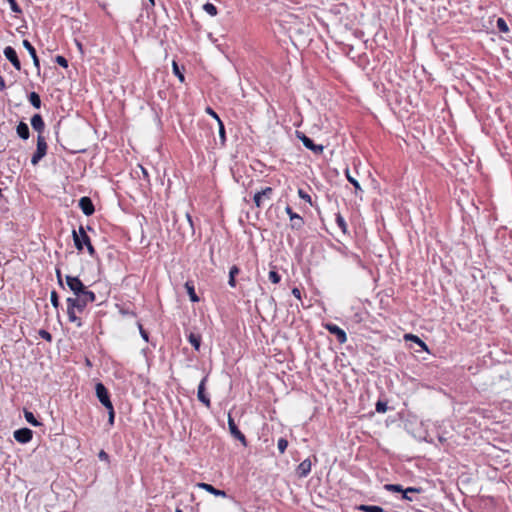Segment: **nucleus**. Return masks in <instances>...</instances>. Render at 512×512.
<instances>
[{
	"label": "nucleus",
	"mask_w": 512,
	"mask_h": 512,
	"mask_svg": "<svg viewBox=\"0 0 512 512\" xmlns=\"http://www.w3.org/2000/svg\"><path fill=\"white\" fill-rule=\"evenodd\" d=\"M218 125H219V136L221 139V143L224 144L226 141L225 127H224L223 122H219Z\"/></svg>",
	"instance_id": "37998d69"
},
{
	"label": "nucleus",
	"mask_w": 512,
	"mask_h": 512,
	"mask_svg": "<svg viewBox=\"0 0 512 512\" xmlns=\"http://www.w3.org/2000/svg\"><path fill=\"white\" fill-rule=\"evenodd\" d=\"M175 512H182V510H180V509H176V511H175Z\"/></svg>",
	"instance_id": "13d9d810"
},
{
	"label": "nucleus",
	"mask_w": 512,
	"mask_h": 512,
	"mask_svg": "<svg viewBox=\"0 0 512 512\" xmlns=\"http://www.w3.org/2000/svg\"><path fill=\"white\" fill-rule=\"evenodd\" d=\"M77 47H79L81 49L82 48L81 43L77 42Z\"/></svg>",
	"instance_id": "4d7b16f0"
},
{
	"label": "nucleus",
	"mask_w": 512,
	"mask_h": 512,
	"mask_svg": "<svg viewBox=\"0 0 512 512\" xmlns=\"http://www.w3.org/2000/svg\"><path fill=\"white\" fill-rule=\"evenodd\" d=\"M268 278L274 284L279 283L281 280V276L278 274V272H276L274 270L269 272Z\"/></svg>",
	"instance_id": "f704fd0d"
},
{
	"label": "nucleus",
	"mask_w": 512,
	"mask_h": 512,
	"mask_svg": "<svg viewBox=\"0 0 512 512\" xmlns=\"http://www.w3.org/2000/svg\"><path fill=\"white\" fill-rule=\"evenodd\" d=\"M108 410V423L110 426L114 425V419H115V411L114 407L111 406L110 408H106Z\"/></svg>",
	"instance_id": "ea45409f"
},
{
	"label": "nucleus",
	"mask_w": 512,
	"mask_h": 512,
	"mask_svg": "<svg viewBox=\"0 0 512 512\" xmlns=\"http://www.w3.org/2000/svg\"><path fill=\"white\" fill-rule=\"evenodd\" d=\"M357 510L363 511V512H385L384 509L377 505H359L356 507Z\"/></svg>",
	"instance_id": "5701e85b"
},
{
	"label": "nucleus",
	"mask_w": 512,
	"mask_h": 512,
	"mask_svg": "<svg viewBox=\"0 0 512 512\" xmlns=\"http://www.w3.org/2000/svg\"><path fill=\"white\" fill-rule=\"evenodd\" d=\"M31 125L34 130L41 134L45 127L42 116L40 114L33 115V117L31 118Z\"/></svg>",
	"instance_id": "a211bd4d"
},
{
	"label": "nucleus",
	"mask_w": 512,
	"mask_h": 512,
	"mask_svg": "<svg viewBox=\"0 0 512 512\" xmlns=\"http://www.w3.org/2000/svg\"><path fill=\"white\" fill-rule=\"evenodd\" d=\"M80 300H83L86 304L93 303L96 300L95 293L88 290L87 288L77 295Z\"/></svg>",
	"instance_id": "6ab92c4d"
},
{
	"label": "nucleus",
	"mask_w": 512,
	"mask_h": 512,
	"mask_svg": "<svg viewBox=\"0 0 512 512\" xmlns=\"http://www.w3.org/2000/svg\"><path fill=\"white\" fill-rule=\"evenodd\" d=\"M16 132L23 140H27L30 136L28 125L22 121L17 125Z\"/></svg>",
	"instance_id": "aec40b11"
},
{
	"label": "nucleus",
	"mask_w": 512,
	"mask_h": 512,
	"mask_svg": "<svg viewBox=\"0 0 512 512\" xmlns=\"http://www.w3.org/2000/svg\"><path fill=\"white\" fill-rule=\"evenodd\" d=\"M385 489L390 492H403L402 486L398 484H387Z\"/></svg>",
	"instance_id": "c9c22d12"
},
{
	"label": "nucleus",
	"mask_w": 512,
	"mask_h": 512,
	"mask_svg": "<svg viewBox=\"0 0 512 512\" xmlns=\"http://www.w3.org/2000/svg\"><path fill=\"white\" fill-rule=\"evenodd\" d=\"M298 137L302 141L303 145L307 149L313 151L315 154H321L323 152V146L315 144L311 138L307 137L304 134H302L301 136L299 135Z\"/></svg>",
	"instance_id": "ddd939ff"
},
{
	"label": "nucleus",
	"mask_w": 512,
	"mask_h": 512,
	"mask_svg": "<svg viewBox=\"0 0 512 512\" xmlns=\"http://www.w3.org/2000/svg\"><path fill=\"white\" fill-rule=\"evenodd\" d=\"M298 196L309 204H312L311 196L303 189H298Z\"/></svg>",
	"instance_id": "e433bc0d"
},
{
	"label": "nucleus",
	"mask_w": 512,
	"mask_h": 512,
	"mask_svg": "<svg viewBox=\"0 0 512 512\" xmlns=\"http://www.w3.org/2000/svg\"><path fill=\"white\" fill-rule=\"evenodd\" d=\"M74 245L77 250H83V246L90 242V237L86 234L83 226L79 227L78 231L73 230Z\"/></svg>",
	"instance_id": "20e7f679"
},
{
	"label": "nucleus",
	"mask_w": 512,
	"mask_h": 512,
	"mask_svg": "<svg viewBox=\"0 0 512 512\" xmlns=\"http://www.w3.org/2000/svg\"><path fill=\"white\" fill-rule=\"evenodd\" d=\"M228 427L230 430L231 435L239 440L243 445L246 446V437L245 435L238 429L234 419L231 417V415L228 416Z\"/></svg>",
	"instance_id": "6e6552de"
},
{
	"label": "nucleus",
	"mask_w": 512,
	"mask_h": 512,
	"mask_svg": "<svg viewBox=\"0 0 512 512\" xmlns=\"http://www.w3.org/2000/svg\"><path fill=\"white\" fill-rule=\"evenodd\" d=\"M23 46L28 51L31 58L33 59V64H34L35 68L37 69V71H39L40 70V62H39V58L37 56L35 48L28 40H23Z\"/></svg>",
	"instance_id": "dca6fc26"
},
{
	"label": "nucleus",
	"mask_w": 512,
	"mask_h": 512,
	"mask_svg": "<svg viewBox=\"0 0 512 512\" xmlns=\"http://www.w3.org/2000/svg\"><path fill=\"white\" fill-rule=\"evenodd\" d=\"M185 288H186V291L189 295V298L192 302H198L199 301V297L197 296L196 292H195V288H194V284L192 281H187L185 283Z\"/></svg>",
	"instance_id": "4be33fe9"
},
{
	"label": "nucleus",
	"mask_w": 512,
	"mask_h": 512,
	"mask_svg": "<svg viewBox=\"0 0 512 512\" xmlns=\"http://www.w3.org/2000/svg\"><path fill=\"white\" fill-rule=\"evenodd\" d=\"M4 56L11 62V64L13 65V67L16 70H18V71L21 70L20 60H19L17 53L13 47L7 46L4 49Z\"/></svg>",
	"instance_id": "1a4fd4ad"
},
{
	"label": "nucleus",
	"mask_w": 512,
	"mask_h": 512,
	"mask_svg": "<svg viewBox=\"0 0 512 512\" xmlns=\"http://www.w3.org/2000/svg\"><path fill=\"white\" fill-rule=\"evenodd\" d=\"M151 7L155 6V0H149Z\"/></svg>",
	"instance_id": "6e6d98bb"
},
{
	"label": "nucleus",
	"mask_w": 512,
	"mask_h": 512,
	"mask_svg": "<svg viewBox=\"0 0 512 512\" xmlns=\"http://www.w3.org/2000/svg\"><path fill=\"white\" fill-rule=\"evenodd\" d=\"M10 4V8L13 12L15 13H21V8L20 6L18 5V3L16 2V0H7Z\"/></svg>",
	"instance_id": "a18cd8bd"
},
{
	"label": "nucleus",
	"mask_w": 512,
	"mask_h": 512,
	"mask_svg": "<svg viewBox=\"0 0 512 512\" xmlns=\"http://www.w3.org/2000/svg\"><path fill=\"white\" fill-rule=\"evenodd\" d=\"M239 268L236 266V265H233L230 270H229V281H228V284L230 287H235L236 286V280H235V276L237 274H239Z\"/></svg>",
	"instance_id": "b1692460"
},
{
	"label": "nucleus",
	"mask_w": 512,
	"mask_h": 512,
	"mask_svg": "<svg viewBox=\"0 0 512 512\" xmlns=\"http://www.w3.org/2000/svg\"><path fill=\"white\" fill-rule=\"evenodd\" d=\"M326 329L336 337L340 344H343L347 341L346 332L339 326L330 323L326 325Z\"/></svg>",
	"instance_id": "9d476101"
},
{
	"label": "nucleus",
	"mask_w": 512,
	"mask_h": 512,
	"mask_svg": "<svg viewBox=\"0 0 512 512\" xmlns=\"http://www.w3.org/2000/svg\"><path fill=\"white\" fill-rule=\"evenodd\" d=\"M345 175L347 180L354 186L355 193L357 194L358 192H362V188L359 182L353 176H351L349 169L345 170Z\"/></svg>",
	"instance_id": "393cba45"
},
{
	"label": "nucleus",
	"mask_w": 512,
	"mask_h": 512,
	"mask_svg": "<svg viewBox=\"0 0 512 512\" xmlns=\"http://www.w3.org/2000/svg\"><path fill=\"white\" fill-rule=\"evenodd\" d=\"M66 302H67V315H68L69 321L72 323H76V325L78 327H81L82 322H81L80 318L76 315V313L78 312L79 301H77L76 296H75V297L67 298Z\"/></svg>",
	"instance_id": "f257e3e1"
},
{
	"label": "nucleus",
	"mask_w": 512,
	"mask_h": 512,
	"mask_svg": "<svg viewBox=\"0 0 512 512\" xmlns=\"http://www.w3.org/2000/svg\"><path fill=\"white\" fill-rule=\"evenodd\" d=\"M311 467L310 459H305L297 466L296 473L300 478H304L311 472Z\"/></svg>",
	"instance_id": "2eb2a0df"
},
{
	"label": "nucleus",
	"mask_w": 512,
	"mask_h": 512,
	"mask_svg": "<svg viewBox=\"0 0 512 512\" xmlns=\"http://www.w3.org/2000/svg\"><path fill=\"white\" fill-rule=\"evenodd\" d=\"M172 67H173L174 74L178 77L180 82H184L185 77H184L183 73L180 71L179 66L175 61L173 62Z\"/></svg>",
	"instance_id": "473e14b6"
},
{
	"label": "nucleus",
	"mask_w": 512,
	"mask_h": 512,
	"mask_svg": "<svg viewBox=\"0 0 512 512\" xmlns=\"http://www.w3.org/2000/svg\"><path fill=\"white\" fill-rule=\"evenodd\" d=\"M285 212L288 214L290 218V227L292 230H300L304 226V219L294 212L290 206L285 208Z\"/></svg>",
	"instance_id": "423d86ee"
},
{
	"label": "nucleus",
	"mask_w": 512,
	"mask_h": 512,
	"mask_svg": "<svg viewBox=\"0 0 512 512\" xmlns=\"http://www.w3.org/2000/svg\"><path fill=\"white\" fill-rule=\"evenodd\" d=\"M39 336L48 341V342H51L52 341V335L47 331V330H44V329H40L39 332H38Z\"/></svg>",
	"instance_id": "a19ab883"
},
{
	"label": "nucleus",
	"mask_w": 512,
	"mask_h": 512,
	"mask_svg": "<svg viewBox=\"0 0 512 512\" xmlns=\"http://www.w3.org/2000/svg\"><path fill=\"white\" fill-rule=\"evenodd\" d=\"M207 377H204L198 385L197 397L207 408L211 407V401L209 396L205 392V384Z\"/></svg>",
	"instance_id": "f8f14e48"
},
{
	"label": "nucleus",
	"mask_w": 512,
	"mask_h": 512,
	"mask_svg": "<svg viewBox=\"0 0 512 512\" xmlns=\"http://www.w3.org/2000/svg\"><path fill=\"white\" fill-rule=\"evenodd\" d=\"M55 61H56V63L58 65H60L63 68H67L68 67L67 59L65 57L61 56V55L56 56Z\"/></svg>",
	"instance_id": "79ce46f5"
},
{
	"label": "nucleus",
	"mask_w": 512,
	"mask_h": 512,
	"mask_svg": "<svg viewBox=\"0 0 512 512\" xmlns=\"http://www.w3.org/2000/svg\"><path fill=\"white\" fill-rule=\"evenodd\" d=\"M335 221H336L337 226L341 229V231L343 233H346L348 226H347L345 219L343 218V216L340 213L336 214Z\"/></svg>",
	"instance_id": "cd10ccee"
},
{
	"label": "nucleus",
	"mask_w": 512,
	"mask_h": 512,
	"mask_svg": "<svg viewBox=\"0 0 512 512\" xmlns=\"http://www.w3.org/2000/svg\"><path fill=\"white\" fill-rule=\"evenodd\" d=\"M28 99L34 108L39 109L41 107V99H40V96L36 92H31L29 94Z\"/></svg>",
	"instance_id": "bb28decb"
},
{
	"label": "nucleus",
	"mask_w": 512,
	"mask_h": 512,
	"mask_svg": "<svg viewBox=\"0 0 512 512\" xmlns=\"http://www.w3.org/2000/svg\"><path fill=\"white\" fill-rule=\"evenodd\" d=\"M405 338L409 339V340H411V341H413L415 343H421V348H423L426 351L428 350L427 349V345L425 344V342L422 341L418 336L412 335V334H408V335L405 336Z\"/></svg>",
	"instance_id": "2f4dec72"
},
{
	"label": "nucleus",
	"mask_w": 512,
	"mask_h": 512,
	"mask_svg": "<svg viewBox=\"0 0 512 512\" xmlns=\"http://www.w3.org/2000/svg\"><path fill=\"white\" fill-rule=\"evenodd\" d=\"M187 221H189V223L191 224V226L193 225L192 224V218L189 214H187Z\"/></svg>",
	"instance_id": "5fc2aeb1"
},
{
	"label": "nucleus",
	"mask_w": 512,
	"mask_h": 512,
	"mask_svg": "<svg viewBox=\"0 0 512 512\" xmlns=\"http://www.w3.org/2000/svg\"><path fill=\"white\" fill-rule=\"evenodd\" d=\"M76 299H77V301H79L78 312L81 313L84 311L87 304L83 300H80V298H78L77 296H76Z\"/></svg>",
	"instance_id": "09e8293b"
},
{
	"label": "nucleus",
	"mask_w": 512,
	"mask_h": 512,
	"mask_svg": "<svg viewBox=\"0 0 512 512\" xmlns=\"http://www.w3.org/2000/svg\"><path fill=\"white\" fill-rule=\"evenodd\" d=\"M273 188L265 187L254 194L253 201L257 208H261L265 200H270L273 196Z\"/></svg>",
	"instance_id": "39448f33"
},
{
	"label": "nucleus",
	"mask_w": 512,
	"mask_h": 512,
	"mask_svg": "<svg viewBox=\"0 0 512 512\" xmlns=\"http://www.w3.org/2000/svg\"><path fill=\"white\" fill-rule=\"evenodd\" d=\"M6 88L4 78L0 75V90L3 91Z\"/></svg>",
	"instance_id": "864d4df0"
},
{
	"label": "nucleus",
	"mask_w": 512,
	"mask_h": 512,
	"mask_svg": "<svg viewBox=\"0 0 512 512\" xmlns=\"http://www.w3.org/2000/svg\"><path fill=\"white\" fill-rule=\"evenodd\" d=\"M205 111L207 114L211 115L214 119H216L218 123L222 122L217 113L211 107H206Z\"/></svg>",
	"instance_id": "49530a36"
},
{
	"label": "nucleus",
	"mask_w": 512,
	"mask_h": 512,
	"mask_svg": "<svg viewBox=\"0 0 512 512\" xmlns=\"http://www.w3.org/2000/svg\"><path fill=\"white\" fill-rule=\"evenodd\" d=\"M65 281L69 289L77 296L83 290L86 289L82 281L78 277L67 275Z\"/></svg>",
	"instance_id": "0eeeda50"
},
{
	"label": "nucleus",
	"mask_w": 512,
	"mask_h": 512,
	"mask_svg": "<svg viewBox=\"0 0 512 512\" xmlns=\"http://www.w3.org/2000/svg\"><path fill=\"white\" fill-rule=\"evenodd\" d=\"M189 343L194 347V349L196 351H199L200 349V346H201V335L199 334H195V333H190L187 337Z\"/></svg>",
	"instance_id": "412c9836"
},
{
	"label": "nucleus",
	"mask_w": 512,
	"mask_h": 512,
	"mask_svg": "<svg viewBox=\"0 0 512 512\" xmlns=\"http://www.w3.org/2000/svg\"><path fill=\"white\" fill-rule=\"evenodd\" d=\"M292 294L297 298L301 299V291L299 288L295 287L292 289Z\"/></svg>",
	"instance_id": "3c124183"
},
{
	"label": "nucleus",
	"mask_w": 512,
	"mask_h": 512,
	"mask_svg": "<svg viewBox=\"0 0 512 512\" xmlns=\"http://www.w3.org/2000/svg\"><path fill=\"white\" fill-rule=\"evenodd\" d=\"M79 207L86 216L92 215L95 211L92 200L86 196L80 198Z\"/></svg>",
	"instance_id": "4468645a"
},
{
	"label": "nucleus",
	"mask_w": 512,
	"mask_h": 512,
	"mask_svg": "<svg viewBox=\"0 0 512 512\" xmlns=\"http://www.w3.org/2000/svg\"><path fill=\"white\" fill-rule=\"evenodd\" d=\"M95 392H96V396H97L98 400L105 408H110L111 406H113V404L110 400L109 392L103 383L98 382L96 384Z\"/></svg>",
	"instance_id": "7ed1b4c3"
},
{
	"label": "nucleus",
	"mask_w": 512,
	"mask_h": 512,
	"mask_svg": "<svg viewBox=\"0 0 512 512\" xmlns=\"http://www.w3.org/2000/svg\"><path fill=\"white\" fill-rule=\"evenodd\" d=\"M24 417L28 423H30L34 427H38L41 423L35 418L34 414L31 411L24 410Z\"/></svg>",
	"instance_id": "a878e982"
},
{
	"label": "nucleus",
	"mask_w": 512,
	"mask_h": 512,
	"mask_svg": "<svg viewBox=\"0 0 512 512\" xmlns=\"http://www.w3.org/2000/svg\"><path fill=\"white\" fill-rule=\"evenodd\" d=\"M47 148L48 146L45 138L41 134H39L37 137L36 151L31 158L32 165H37L39 161L47 154Z\"/></svg>",
	"instance_id": "f03ea898"
},
{
	"label": "nucleus",
	"mask_w": 512,
	"mask_h": 512,
	"mask_svg": "<svg viewBox=\"0 0 512 512\" xmlns=\"http://www.w3.org/2000/svg\"><path fill=\"white\" fill-rule=\"evenodd\" d=\"M56 277H57V281H58L59 285L63 286L62 274L59 269L56 270Z\"/></svg>",
	"instance_id": "8fccbe9b"
},
{
	"label": "nucleus",
	"mask_w": 512,
	"mask_h": 512,
	"mask_svg": "<svg viewBox=\"0 0 512 512\" xmlns=\"http://www.w3.org/2000/svg\"><path fill=\"white\" fill-rule=\"evenodd\" d=\"M496 26H497L498 30L500 32H502V33H508L509 32L508 24H507V22L503 18H498L497 19Z\"/></svg>",
	"instance_id": "7c9ffc66"
},
{
	"label": "nucleus",
	"mask_w": 512,
	"mask_h": 512,
	"mask_svg": "<svg viewBox=\"0 0 512 512\" xmlns=\"http://www.w3.org/2000/svg\"><path fill=\"white\" fill-rule=\"evenodd\" d=\"M85 246L87 248V251H88L89 255L94 257L96 255V250L93 247V245L91 244V241L86 243Z\"/></svg>",
	"instance_id": "de8ad7c7"
},
{
	"label": "nucleus",
	"mask_w": 512,
	"mask_h": 512,
	"mask_svg": "<svg viewBox=\"0 0 512 512\" xmlns=\"http://www.w3.org/2000/svg\"><path fill=\"white\" fill-rule=\"evenodd\" d=\"M376 411L378 413H385L387 411V403L386 402H382V401H378L376 403Z\"/></svg>",
	"instance_id": "c03bdc74"
},
{
	"label": "nucleus",
	"mask_w": 512,
	"mask_h": 512,
	"mask_svg": "<svg viewBox=\"0 0 512 512\" xmlns=\"http://www.w3.org/2000/svg\"><path fill=\"white\" fill-rule=\"evenodd\" d=\"M137 327L139 329V332H140V335L142 337V339L146 342L149 341V335H148V332L146 330H144L142 324L140 322L137 323Z\"/></svg>",
	"instance_id": "58836bf2"
},
{
	"label": "nucleus",
	"mask_w": 512,
	"mask_h": 512,
	"mask_svg": "<svg viewBox=\"0 0 512 512\" xmlns=\"http://www.w3.org/2000/svg\"><path fill=\"white\" fill-rule=\"evenodd\" d=\"M50 301L54 308L57 309L59 307V297L56 291L51 292Z\"/></svg>",
	"instance_id": "4c0bfd02"
},
{
	"label": "nucleus",
	"mask_w": 512,
	"mask_h": 512,
	"mask_svg": "<svg viewBox=\"0 0 512 512\" xmlns=\"http://www.w3.org/2000/svg\"><path fill=\"white\" fill-rule=\"evenodd\" d=\"M203 10L210 16H216L218 13L216 6L209 2L203 5Z\"/></svg>",
	"instance_id": "c756f323"
},
{
	"label": "nucleus",
	"mask_w": 512,
	"mask_h": 512,
	"mask_svg": "<svg viewBox=\"0 0 512 512\" xmlns=\"http://www.w3.org/2000/svg\"><path fill=\"white\" fill-rule=\"evenodd\" d=\"M197 486L199 488L209 492L210 494H213L214 496L224 497V498L227 497V494H226V492L224 490L216 489L211 484L201 482V483H198Z\"/></svg>",
	"instance_id": "f3484780"
},
{
	"label": "nucleus",
	"mask_w": 512,
	"mask_h": 512,
	"mask_svg": "<svg viewBox=\"0 0 512 512\" xmlns=\"http://www.w3.org/2000/svg\"><path fill=\"white\" fill-rule=\"evenodd\" d=\"M288 446V441L285 438H280L277 443L278 450L281 454L285 452Z\"/></svg>",
	"instance_id": "72a5a7b5"
},
{
	"label": "nucleus",
	"mask_w": 512,
	"mask_h": 512,
	"mask_svg": "<svg viewBox=\"0 0 512 512\" xmlns=\"http://www.w3.org/2000/svg\"><path fill=\"white\" fill-rule=\"evenodd\" d=\"M33 437V432L29 428H21L14 431V438L19 443H28Z\"/></svg>",
	"instance_id": "9b49d317"
},
{
	"label": "nucleus",
	"mask_w": 512,
	"mask_h": 512,
	"mask_svg": "<svg viewBox=\"0 0 512 512\" xmlns=\"http://www.w3.org/2000/svg\"><path fill=\"white\" fill-rule=\"evenodd\" d=\"M98 457H99L101 460H107V459L109 458L108 454H107L105 451H103V450H101V451L99 452Z\"/></svg>",
	"instance_id": "603ef678"
},
{
	"label": "nucleus",
	"mask_w": 512,
	"mask_h": 512,
	"mask_svg": "<svg viewBox=\"0 0 512 512\" xmlns=\"http://www.w3.org/2000/svg\"><path fill=\"white\" fill-rule=\"evenodd\" d=\"M421 492V489L420 488H415V487H408L407 489H403V499H406V500H409V501H412V497L410 496L411 493H420Z\"/></svg>",
	"instance_id": "c85d7f7f"
}]
</instances>
